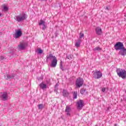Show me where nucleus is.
<instances>
[{"label": "nucleus", "instance_id": "nucleus-2", "mask_svg": "<svg viewBox=\"0 0 126 126\" xmlns=\"http://www.w3.org/2000/svg\"><path fill=\"white\" fill-rule=\"evenodd\" d=\"M27 14L25 13H22L19 15L15 16L14 18L17 22H22V21L27 19Z\"/></svg>", "mask_w": 126, "mask_h": 126}, {"label": "nucleus", "instance_id": "nucleus-37", "mask_svg": "<svg viewBox=\"0 0 126 126\" xmlns=\"http://www.w3.org/2000/svg\"><path fill=\"white\" fill-rule=\"evenodd\" d=\"M1 16V13H0V17Z\"/></svg>", "mask_w": 126, "mask_h": 126}, {"label": "nucleus", "instance_id": "nucleus-23", "mask_svg": "<svg viewBox=\"0 0 126 126\" xmlns=\"http://www.w3.org/2000/svg\"><path fill=\"white\" fill-rule=\"evenodd\" d=\"M38 54L42 55V54H43V50L41 49V48H39L38 49Z\"/></svg>", "mask_w": 126, "mask_h": 126}, {"label": "nucleus", "instance_id": "nucleus-13", "mask_svg": "<svg viewBox=\"0 0 126 126\" xmlns=\"http://www.w3.org/2000/svg\"><path fill=\"white\" fill-rule=\"evenodd\" d=\"M65 113H66L67 116H70V112H71V108L70 106L67 105L65 110Z\"/></svg>", "mask_w": 126, "mask_h": 126}, {"label": "nucleus", "instance_id": "nucleus-39", "mask_svg": "<svg viewBox=\"0 0 126 126\" xmlns=\"http://www.w3.org/2000/svg\"><path fill=\"white\" fill-rule=\"evenodd\" d=\"M108 110H109V108H108Z\"/></svg>", "mask_w": 126, "mask_h": 126}, {"label": "nucleus", "instance_id": "nucleus-20", "mask_svg": "<svg viewBox=\"0 0 126 126\" xmlns=\"http://www.w3.org/2000/svg\"><path fill=\"white\" fill-rule=\"evenodd\" d=\"M73 99H76L77 98V92H74L73 93Z\"/></svg>", "mask_w": 126, "mask_h": 126}, {"label": "nucleus", "instance_id": "nucleus-4", "mask_svg": "<svg viewBox=\"0 0 126 126\" xmlns=\"http://www.w3.org/2000/svg\"><path fill=\"white\" fill-rule=\"evenodd\" d=\"M124 47L125 46H124V43H123V42H118L114 45V49L116 51H119V50H120Z\"/></svg>", "mask_w": 126, "mask_h": 126}, {"label": "nucleus", "instance_id": "nucleus-33", "mask_svg": "<svg viewBox=\"0 0 126 126\" xmlns=\"http://www.w3.org/2000/svg\"><path fill=\"white\" fill-rule=\"evenodd\" d=\"M58 86H59V84H56L55 87H58Z\"/></svg>", "mask_w": 126, "mask_h": 126}, {"label": "nucleus", "instance_id": "nucleus-36", "mask_svg": "<svg viewBox=\"0 0 126 126\" xmlns=\"http://www.w3.org/2000/svg\"><path fill=\"white\" fill-rule=\"evenodd\" d=\"M45 0V1H47L48 0Z\"/></svg>", "mask_w": 126, "mask_h": 126}, {"label": "nucleus", "instance_id": "nucleus-12", "mask_svg": "<svg viewBox=\"0 0 126 126\" xmlns=\"http://www.w3.org/2000/svg\"><path fill=\"white\" fill-rule=\"evenodd\" d=\"M8 97V95L6 92L3 93L2 94L0 95V98H1L2 101H6V100H7Z\"/></svg>", "mask_w": 126, "mask_h": 126}, {"label": "nucleus", "instance_id": "nucleus-10", "mask_svg": "<svg viewBox=\"0 0 126 126\" xmlns=\"http://www.w3.org/2000/svg\"><path fill=\"white\" fill-rule=\"evenodd\" d=\"M4 77L6 80H8V79H13L15 77V74L12 73L11 75L7 74V76L4 75Z\"/></svg>", "mask_w": 126, "mask_h": 126}, {"label": "nucleus", "instance_id": "nucleus-5", "mask_svg": "<svg viewBox=\"0 0 126 126\" xmlns=\"http://www.w3.org/2000/svg\"><path fill=\"white\" fill-rule=\"evenodd\" d=\"M77 108L78 110H82V108L84 106V103H83V100L82 99H80L78 100L77 102Z\"/></svg>", "mask_w": 126, "mask_h": 126}, {"label": "nucleus", "instance_id": "nucleus-31", "mask_svg": "<svg viewBox=\"0 0 126 126\" xmlns=\"http://www.w3.org/2000/svg\"><path fill=\"white\" fill-rule=\"evenodd\" d=\"M55 91H58V87H55V90H54Z\"/></svg>", "mask_w": 126, "mask_h": 126}, {"label": "nucleus", "instance_id": "nucleus-18", "mask_svg": "<svg viewBox=\"0 0 126 126\" xmlns=\"http://www.w3.org/2000/svg\"><path fill=\"white\" fill-rule=\"evenodd\" d=\"M81 43V39H78L77 40V42L75 43V46L76 47V48H79L80 47V44Z\"/></svg>", "mask_w": 126, "mask_h": 126}, {"label": "nucleus", "instance_id": "nucleus-29", "mask_svg": "<svg viewBox=\"0 0 126 126\" xmlns=\"http://www.w3.org/2000/svg\"><path fill=\"white\" fill-rule=\"evenodd\" d=\"M2 60H4V57L1 56L0 58V61H2Z\"/></svg>", "mask_w": 126, "mask_h": 126}, {"label": "nucleus", "instance_id": "nucleus-17", "mask_svg": "<svg viewBox=\"0 0 126 126\" xmlns=\"http://www.w3.org/2000/svg\"><path fill=\"white\" fill-rule=\"evenodd\" d=\"M80 93L82 95H86L87 94V91H86V89L83 88L80 90Z\"/></svg>", "mask_w": 126, "mask_h": 126}, {"label": "nucleus", "instance_id": "nucleus-32", "mask_svg": "<svg viewBox=\"0 0 126 126\" xmlns=\"http://www.w3.org/2000/svg\"><path fill=\"white\" fill-rule=\"evenodd\" d=\"M10 54H11V55H13V51H10Z\"/></svg>", "mask_w": 126, "mask_h": 126}, {"label": "nucleus", "instance_id": "nucleus-16", "mask_svg": "<svg viewBox=\"0 0 126 126\" xmlns=\"http://www.w3.org/2000/svg\"><path fill=\"white\" fill-rule=\"evenodd\" d=\"M39 87L41 89H42L43 90H44V89H47V84L42 82L39 84Z\"/></svg>", "mask_w": 126, "mask_h": 126}, {"label": "nucleus", "instance_id": "nucleus-34", "mask_svg": "<svg viewBox=\"0 0 126 126\" xmlns=\"http://www.w3.org/2000/svg\"><path fill=\"white\" fill-rule=\"evenodd\" d=\"M118 126V124H115L114 125V126Z\"/></svg>", "mask_w": 126, "mask_h": 126}, {"label": "nucleus", "instance_id": "nucleus-28", "mask_svg": "<svg viewBox=\"0 0 126 126\" xmlns=\"http://www.w3.org/2000/svg\"><path fill=\"white\" fill-rule=\"evenodd\" d=\"M58 35H59V32H56L55 33V38H57V37H58Z\"/></svg>", "mask_w": 126, "mask_h": 126}, {"label": "nucleus", "instance_id": "nucleus-15", "mask_svg": "<svg viewBox=\"0 0 126 126\" xmlns=\"http://www.w3.org/2000/svg\"><path fill=\"white\" fill-rule=\"evenodd\" d=\"M62 94L63 97L67 98V97H68V95H69V93H68V92H67L66 90H63Z\"/></svg>", "mask_w": 126, "mask_h": 126}, {"label": "nucleus", "instance_id": "nucleus-21", "mask_svg": "<svg viewBox=\"0 0 126 126\" xmlns=\"http://www.w3.org/2000/svg\"><path fill=\"white\" fill-rule=\"evenodd\" d=\"M43 107H45V105L43 104H40L38 105V109L42 110L43 109Z\"/></svg>", "mask_w": 126, "mask_h": 126}, {"label": "nucleus", "instance_id": "nucleus-9", "mask_svg": "<svg viewBox=\"0 0 126 126\" xmlns=\"http://www.w3.org/2000/svg\"><path fill=\"white\" fill-rule=\"evenodd\" d=\"M38 25L41 26L42 25V30H46L47 29V25H46V23L43 20H40V22L38 23Z\"/></svg>", "mask_w": 126, "mask_h": 126}, {"label": "nucleus", "instance_id": "nucleus-27", "mask_svg": "<svg viewBox=\"0 0 126 126\" xmlns=\"http://www.w3.org/2000/svg\"><path fill=\"white\" fill-rule=\"evenodd\" d=\"M66 57L68 60H71L72 59V56H71V55L67 56Z\"/></svg>", "mask_w": 126, "mask_h": 126}, {"label": "nucleus", "instance_id": "nucleus-35", "mask_svg": "<svg viewBox=\"0 0 126 126\" xmlns=\"http://www.w3.org/2000/svg\"><path fill=\"white\" fill-rule=\"evenodd\" d=\"M61 5H62V4H60L59 5L60 7H61Z\"/></svg>", "mask_w": 126, "mask_h": 126}, {"label": "nucleus", "instance_id": "nucleus-8", "mask_svg": "<svg viewBox=\"0 0 126 126\" xmlns=\"http://www.w3.org/2000/svg\"><path fill=\"white\" fill-rule=\"evenodd\" d=\"M21 35H22V32L21 31V30H18L14 34V38L17 39L19 38V37H21Z\"/></svg>", "mask_w": 126, "mask_h": 126}, {"label": "nucleus", "instance_id": "nucleus-11", "mask_svg": "<svg viewBox=\"0 0 126 126\" xmlns=\"http://www.w3.org/2000/svg\"><path fill=\"white\" fill-rule=\"evenodd\" d=\"M118 54L120 55L121 56H123V57H125V56L126 55V48L125 47V46L120 50Z\"/></svg>", "mask_w": 126, "mask_h": 126}, {"label": "nucleus", "instance_id": "nucleus-6", "mask_svg": "<svg viewBox=\"0 0 126 126\" xmlns=\"http://www.w3.org/2000/svg\"><path fill=\"white\" fill-rule=\"evenodd\" d=\"M94 77L95 79H99V78H101L103 76V74L100 71H97L94 72Z\"/></svg>", "mask_w": 126, "mask_h": 126}, {"label": "nucleus", "instance_id": "nucleus-22", "mask_svg": "<svg viewBox=\"0 0 126 126\" xmlns=\"http://www.w3.org/2000/svg\"><path fill=\"white\" fill-rule=\"evenodd\" d=\"M101 50H102V49H101L100 47H96L93 49L94 51H101Z\"/></svg>", "mask_w": 126, "mask_h": 126}, {"label": "nucleus", "instance_id": "nucleus-38", "mask_svg": "<svg viewBox=\"0 0 126 126\" xmlns=\"http://www.w3.org/2000/svg\"><path fill=\"white\" fill-rule=\"evenodd\" d=\"M106 9H108V7H106Z\"/></svg>", "mask_w": 126, "mask_h": 126}, {"label": "nucleus", "instance_id": "nucleus-26", "mask_svg": "<svg viewBox=\"0 0 126 126\" xmlns=\"http://www.w3.org/2000/svg\"><path fill=\"white\" fill-rule=\"evenodd\" d=\"M3 10H4L5 11H7V10H8V7H7V6H4Z\"/></svg>", "mask_w": 126, "mask_h": 126}, {"label": "nucleus", "instance_id": "nucleus-25", "mask_svg": "<svg viewBox=\"0 0 126 126\" xmlns=\"http://www.w3.org/2000/svg\"><path fill=\"white\" fill-rule=\"evenodd\" d=\"M84 37V33H82L81 32L80 33L79 38L81 39V38H83Z\"/></svg>", "mask_w": 126, "mask_h": 126}, {"label": "nucleus", "instance_id": "nucleus-30", "mask_svg": "<svg viewBox=\"0 0 126 126\" xmlns=\"http://www.w3.org/2000/svg\"><path fill=\"white\" fill-rule=\"evenodd\" d=\"M102 91L104 93L106 91V88H103L102 89Z\"/></svg>", "mask_w": 126, "mask_h": 126}, {"label": "nucleus", "instance_id": "nucleus-24", "mask_svg": "<svg viewBox=\"0 0 126 126\" xmlns=\"http://www.w3.org/2000/svg\"><path fill=\"white\" fill-rule=\"evenodd\" d=\"M60 69L63 70V71L64 70V69H63V63H62V61L60 63Z\"/></svg>", "mask_w": 126, "mask_h": 126}, {"label": "nucleus", "instance_id": "nucleus-3", "mask_svg": "<svg viewBox=\"0 0 126 126\" xmlns=\"http://www.w3.org/2000/svg\"><path fill=\"white\" fill-rule=\"evenodd\" d=\"M117 75L119 77H122L123 79L126 78V71L124 69L118 68L116 70Z\"/></svg>", "mask_w": 126, "mask_h": 126}, {"label": "nucleus", "instance_id": "nucleus-14", "mask_svg": "<svg viewBox=\"0 0 126 126\" xmlns=\"http://www.w3.org/2000/svg\"><path fill=\"white\" fill-rule=\"evenodd\" d=\"M95 32L96 35H98V36L102 35V29L99 27L95 28Z\"/></svg>", "mask_w": 126, "mask_h": 126}, {"label": "nucleus", "instance_id": "nucleus-1", "mask_svg": "<svg viewBox=\"0 0 126 126\" xmlns=\"http://www.w3.org/2000/svg\"><path fill=\"white\" fill-rule=\"evenodd\" d=\"M53 59V60L51 61V63L50 66L51 67H56L58 63V60L57 57L55 56H53V54H50L46 56V62L48 63L49 61H51Z\"/></svg>", "mask_w": 126, "mask_h": 126}, {"label": "nucleus", "instance_id": "nucleus-19", "mask_svg": "<svg viewBox=\"0 0 126 126\" xmlns=\"http://www.w3.org/2000/svg\"><path fill=\"white\" fill-rule=\"evenodd\" d=\"M19 48L21 50H25V48H26V46L25 45V44H21L19 46Z\"/></svg>", "mask_w": 126, "mask_h": 126}, {"label": "nucleus", "instance_id": "nucleus-7", "mask_svg": "<svg viewBox=\"0 0 126 126\" xmlns=\"http://www.w3.org/2000/svg\"><path fill=\"white\" fill-rule=\"evenodd\" d=\"M83 85V79L82 78H78L77 79L76 81V86L77 87H81Z\"/></svg>", "mask_w": 126, "mask_h": 126}]
</instances>
